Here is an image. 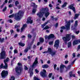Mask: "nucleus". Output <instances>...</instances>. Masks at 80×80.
Masks as SVG:
<instances>
[{
  "label": "nucleus",
  "mask_w": 80,
  "mask_h": 80,
  "mask_svg": "<svg viewBox=\"0 0 80 80\" xmlns=\"http://www.w3.org/2000/svg\"><path fill=\"white\" fill-rule=\"evenodd\" d=\"M48 12V8H42L41 12L38 13L37 15L40 18L43 17V15L45 13V16L46 18H47V17L50 14V13Z\"/></svg>",
  "instance_id": "f257e3e1"
},
{
  "label": "nucleus",
  "mask_w": 80,
  "mask_h": 80,
  "mask_svg": "<svg viewBox=\"0 0 80 80\" xmlns=\"http://www.w3.org/2000/svg\"><path fill=\"white\" fill-rule=\"evenodd\" d=\"M24 12L22 11H19L18 13L16 14L14 17V18L17 21H19L22 18V16L23 15Z\"/></svg>",
  "instance_id": "f03ea898"
},
{
  "label": "nucleus",
  "mask_w": 80,
  "mask_h": 80,
  "mask_svg": "<svg viewBox=\"0 0 80 80\" xmlns=\"http://www.w3.org/2000/svg\"><path fill=\"white\" fill-rule=\"evenodd\" d=\"M67 20L66 19L65 22L66 23H67V24L66 25V27H65L64 26H62L60 28L61 30H60V32L62 33L63 32V30H64V29H66L67 30H70V22H67L66 21Z\"/></svg>",
  "instance_id": "7ed1b4c3"
},
{
  "label": "nucleus",
  "mask_w": 80,
  "mask_h": 80,
  "mask_svg": "<svg viewBox=\"0 0 80 80\" xmlns=\"http://www.w3.org/2000/svg\"><path fill=\"white\" fill-rule=\"evenodd\" d=\"M15 71L17 75H19L21 74L22 72L23 71V69L22 67H17L15 68Z\"/></svg>",
  "instance_id": "20e7f679"
},
{
  "label": "nucleus",
  "mask_w": 80,
  "mask_h": 80,
  "mask_svg": "<svg viewBox=\"0 0 80 80\" xmlns=\"http://www.w3.org/2000/svg\"><path fill=\"white\" fill-rule=\"evenodd\" d=\"M70 34H67L66 35V37H63L62 38V39L65 42H68V41H70V39H71V38L70 37Z\"/></svg>",
  "instance_id": "39448f33"
},
{
  "label": "nucleus",
  "mask_w": 80,
  "mask_h": 80,
  "mask_svg": "<svg viewBox=\"0 0 80 80\" xmlns=\"http://www.w3.org/2000/svg\"><path fill=\"white\" fill-rule=\"evenodd\" d=\"M0 59H4L6 58V52L5 51H2L0 53Z\"/></svg>",
  "instance_id": "423d86ee"
},
{
  "label": "nucleus",
  "mask_w": 80,
  "mask_h": 80,
  "mask_svg": "<svg viewBox=\"0 0 80 80\" xmlns=\"http://www.w3.org/2000/svg\"><path fill=\"white\" fill-rule=\"evenodd\" d=\"M32 5L33 6V8L32 9V13H35L37 11V5H35V3L34 2H32Z\"/></svg>",
  "instance_id": "0eeeda50"
},
{
  "label": "nucleus",
  "mask_w": 80,
  "mask_h": 80,
  "mask_svg": "<svg viewBox=\"0 0 80 80\" xmlns=\"http://www.w3.org/2000/svg\"><path fill=\"white\" fill-rule=\"evenodd\" d=\"M8 75V71L3 70L1 73V76L3 78H5Z\"/></svg>",
  "instance_id": "6e6552de"
},
{
  "label": "nucleus",
  "mask_w": 80,
  "mask_h": 80,
  "mask_svg": "<svg viewBox=\"0 0 80 80\" xmlns=\"http://www.w3.org/2000/svg\"><path fill=\"white\" fill-rule=\"evenodd\" d=\"M68 8H69L70 9L72 10L73 12H74V13H76V10H75V8L74 7V4H71V5H69Z\"/></svg>",
  "instance_id": "1a4fd4ad"
},
{
  "label": "nucleus",
  "mask_w": 80,
  "mask_h": 80,
  "mask_svg": "<svg viewBox=\"0 0 80 80\" xmlns=\"http://www.w3.org/2000/svg\"><path fill=\"white\" fill-rule=\"evenodd\" d=\"M9 60V58H7L5 60H4V62L5 63V66H3V68H5V69H7V67H8V64L7 63H6V62H8V61Z\"/></svg>",
  "instance_id": "9d476101"
},
{
  "label": "nucleus",
  "mask_w": 80,
  "mask_h": 80,
  "mask_svg": "<svg viewBox=\"0 0 80 80\" xmlns=\"http://www.w3.org/2000/svg\"><path fill=\"white\" fill-rule=\"evenodd\" d=\"M43 71L41 72H40V75L42 77H46V70L45 69L43 70Z\"/></svg>",
  "instance_id": "9b49d317"
},
{
  "label": "nucleus",
  "mask_w": 80,
  "mask_h": 80,
  "mask_svg": "<svg viewBox=\"0 0 80 80\" xmlns=\"http://www.w3.org/2000/svg\"><path fill=\"white\" fill-rule=\"evenodd\" d=\"M37 60H38V58H36L32 66V68H33L34 67H35L36 66H37V63H38V61H37Z\"/></svg>",
  "instance_id": "f8f14e48"
},
{
  "label": "nucleus",
  "mask_w": 80,
  "mask_h": 80,
  "mask_svg": "<svg viewBox=\"0 0 80 80\" xmlns=\"http://www.w3.org/2000/svg\"><path fill=\"white\" fill-rule=\"evenodd\" d=\"M59 40H57L55 42L54 47H57V49H58V47L59 46Z\"/></svg>",
  "instance_id": "ddd939ff"
},
{
  "label": "nucleus",
  "mask_w": 80,
  "mask_h": 80,
  "mask_svg": "<svg viewBox=\"0 0 80 80\" xmlns=\"http://www.w3.org/2000/svg\"><path fill=\"white\" fill-rule=\"evenodd\" d=\"M64 67H65V66L63 64H61L60 66V73H62L64 70Z\"/></svg>",
  "instance_id": "4468645a"
},
{
  "label": "nucleus",
  "mask_w": 80,
  "mask_h": 80,
  "mask_svg": "<svg viewBox=\"0 0 80 80\" xmlns=\"http://www.w3.org/2000/svg\"><path fill=\"white\" fill-rule=\"evenodd\" d=\"M80 43V40H75L72 42L73 45H77V44H78V43Z\"/></svg>",
  "instance_id": "2eb2a0df"
},
{
  "label": "nucleus",
  "mask_w": 80,
  "mask_h": 80,
  "mask_svg": "<svg viewBox=\"0 0 80 80\" xmlns=\"http://www.w3.org/2000/svg\"><path fill=\"white\" fill-rule=\"evenodd\" d=\"M27 23H30L32 24L33 23V20H31V18L28 17L27 22Z\"/></svg>",
  "instance_id": "dca6fc26"
},
{
  "label": "nucleus",
  "mask_w": 80,
  "mask_h": 80,
  "mask_svg": "<svg viewBox=\"0 0 80 80\" xmlns=\"http://www.w3.org/2000/svg\"><path fill=\"white\" fill-rule=\"evenodd\" d=\"M27 25L26 24H24L22 26V27L21 28V32H22L23 31V30L27 27Z\"/></svg>",
  "instance_id": "f3484780"
},
{
  "label": "nucleus",
  "mask_w": 80,
  "mask_h": 80,
  "mask_svg": "<svg viewBox=\"0 0 80 80\" xmlns=\"http://www.w3.org/2000/svg\"><path fill=\"white\" fill-rule=\"evenodd\" d=\"M31 48V46H30L29 47H28L27 48H26L24 50V52L25 53H27V52L28 51V50L29 49H30Z\"/></svg>",
  "instance_id": "a211bd4d"
},
{
  "label": "nucleus",
  "mask_w": 80,
  "mask_h": 80,
  "mask_svg": "<svg viewBox=\"0 0 80 80\" xmlns=\"http://www.w3.org/2000/svg\"><path fill=\"white\" fill-rule=\"evenodd\" d=\"M54 37H55V36L53 34H52L48 36V39L49 40L50 38H54Z\"/></svg>",
  "instance_id": "6ab92c4d"
},
{
  "label": "nucleus",
  "mask_w": 80,
  "mask_h": 80,
  "mask_svg": "<svg viewBox=\"0 0 80 80\" xmlns=\"http://www.w3.org/2000/svg\"><path fill=\"white\" fill-rule=\"evenodd\" d=\"M50 18H52V20H53V21H57V20H58V19L57 18H54V16H50Z\"/></svg>",
  "instance_id": "aec40b11"
},
{
  "label": "nucleus",
  "mask_w": 80,
  "mask_h": 80,
  "mask_svg": "<svg viewBox=\"0 0 80 80\" xmlns=\"http://www.w3.org/2000/svg\"><path fill=\"white\" fill-rule=\"evenodd\" d=\"M57 51H52V52L50 53V54L52 55V57H53V55H55V54H56V53Z\"/></svg>",
  "instance_id": "412c9836"
},
{
  "label": "nucleus",
  "mask_w": 80,
  "mask_h": 80,
  "mask_svg": "<svg viewBox=\"0 0 80 80\" xmlns=\"http://www.w3.org/2000/svg\"><path fill=\"white\" fill-rule=\"evenodd\" d=\"M47 51L48 52V53L50 54V53H51L52 52V49H51V48H48Z\"/></svg>",
  "instance_id": "4be33fe9"
},
{
  "label": "nucleus",
  "mask_w": 80,
  "mask_h": 80,
  "mask_svg": "<svg viewBox=\"0 0 80 80\" xmlns=\"http://www.w3.org/2000/svg\"><path fill=\"white\" fill-rule=\"evenodd\" d=\"M48 65L47 64H45L42 66V67L43 68H48Z\"/></svg>",
  "instance_id": "5701e85b"
},
{
  "label": "nucleus",
  "mask_w": 80,
  "mask_h": 80,
  "mask_svg": "<svg viewBox=\"0 0 80 80\" xmlns=\"http://www.w3.org/2000/svg\"><path fill=\"white\" fill-rule=\"evenodd\" d=\"M79 15H80V14H75L74 18V19H75V20H76V19H77V18L78 17V16H79Z\"/></svg>",
  "instance_id": "b1692460"
},
{
  "label": "nucleus",
  "mask_w": 80,
  "mask_h": 80,
  "mask_svg": "<svg viewBox=\"0 0 80 80\" xmlns=\"http://www.w3.org/2000/svg\"><path fill=\"white\" fill-rule=\"evenodd\" d=\"M78 25V21H76L75 22V24L74 25V27L75 28L77 27Z\"/></svg>",
  "instance_id": "393cba45"
},
{
  "label": "nucleus",
  "mask_w": 80,
  "mask_h": 80,
  "mask_svg": "<svg viewBox=\"0 0 80 80\" xmlns=\"http://www.w3.org/2000/svg\"><path fill=\"white\" fill-rule=\"evenodd\" d=\"M67 2H65L64 3V4L62 5L61 7L62 8H64V7H65L66 6H67Z\"/></svg>",
  "instance_id": "a878e982"
},
{
  "label": "nucleus",
  "mask_w": 80,
  "mask_h": 80,
  "mask_svg": "<svg viewBox=\"0 0 80 80\" xmlns=\"http://www.w3.org/2000/svg\"><path fill=\"white\" fill-rule=\"evenodd\" d=\"M72 46V43L70 42H69L68 43V48L71 47Z\"/></svg>",
  "instance_id": "bb28decb"
},
{
  "label": "nucleus",
  "mask_w": 80,
  "mask_h": 80,
  "mask_svg": "<svg viewBox=\"0 0 80 80\" xmlns=\"http://www.w3.org/2000/svg\"><path fill=\"white\" fill-rule=\"evenodd\" d=\"M18 44L21 47H24L25 46V43H22V42H19L18 43Z\"/></svg>",
  "instance_id": "cd10ccee"
},
{
  "label": "nucleus",
  "mask_w": 80,
  "mask_h": 80,
  "mask_svg": "<svg viewBox=\"0 0 80 80\" xmlns=\"http://www.w3.org/2000/svg\"><path fill=\"white\" fill-rule=\"evenodd\" d=\"M40 40V42L41 43H42L44 42V39L42 38H40L39 39Z\"/></svg>",
  "instance_id": "c85d7f7f"
},
{
  "label": "nucleus",
  "mask_w": 80,
  "mask_h": 80,
  "mask_svg": "<svg viewBox=\"0 0 80 80\" xmlns=\"http://www.w3.org/2000/svg\"><path fill=\"white\" fill-rule=\"evenodd\" d=\"M71 68V65H69L68 66L67 68H66V71L67 72L68 70H69L70 69V68Z\"/></svg>",
  "instance_id": "c756f323"
},
{
  "label": "nucleus",
  "mask_w": 80,
  "mask_h": 80,
  "mask_svg": "<svg viewBox=\"0 0 80 80\" xmlns=\"http://www.w3.org/2000/svg\"><path fill=\"white\" fill-rule=\"evenodd\" d=\"M49 28V27L48 26H46L44 28L43 30H47V29H48Z\"/></svg>",
  "instance_id": "7c9ffc66"
},
{
  "label": "nucleus",
  "mask_w": 80,
  "mask_h": 80,
  "mask_svg": "<svg viewBox=\"0 0 80 80\" xmlns=\"http://www.w3.org/2000/svg\"><path fill=\"white\" fill-rule=\"evenodd\" d=\"M15 16V15L13 14H12L11 15H10L8 16V17L9 18H12V17H14Z\"/></svg>",
  "instance_id": "2f4dec72"
},
{
  "label": "nucleus",
  "mask_w": 80,
  "mask_h": 80,
  "mask_svg": "<svg viewBox=\"0 0 80 80\" xmlns=\"http://www.w3.org/2000/svg\"><path fill=\"white\" fill-rule=\"evenodd\" d=\"M18 4H19V2L18 1H16L15 2V5L16 6H17V5H18Z\"/></svg>",
  "instance_id": "473e14b6"
},
{
  "label": "nucleus",
  "mask_w": 80,
  "mask_h": 80,
  "mask_svg": "<svg viewBox=\"0 0 80 80\" xmlns=\"http://www.w3.org/2000/svg\"><path fill=\"white\" fill-rule=\"evenodd\" d=\"M15 78L14 76H12L10 80H15Z\"/></svg>",
  "instance_id": "72a5a7b5"
},
{
  "label": "nucleus",
  "mask_w": 80,
  "mask_h": 80,
  "mask_svg": "<svg viewBox=\"0 0 80 80\" xmlns=\"http://www.w3.org/2000/svg\"><path fill=\"white\" fill-rule=\"evenodd\" d=\"M0 68H3V63H2L1 65H0Z\"/></svg>",
  "instance_id": "f704fd0d"
},
{
  "label": "nucleus",
  "mask_w": 80,
  "mask_h": 80,
  "mask_svg": "<svg viewBox=\"0 0 80 80\" xmlns=\"http://www.w3.org/2000/svg\"><path fill=\"white\" fill-rule=\"evenodd\" d=\"M6 10H7V7H5V8L3 9L2 11L4 12H5Z\"/></svg>",
  "instance_id": "c9c22d12"
},
{
  "label": "nucleus",
  "mask_w": 80,
  "mask_h": 80,
  "mask_svg": "<svg viewBox=\"0 0 80 80\" xmlns=\"http://www.w3.org/2000/svg\"><path fill=\"white\" fill-rule=\"evenodd\" d=\"M24 70H27L28 69V68L27 67V66H25V65H24Z\"/></svg>",
  "instance_id": "e433bc0d"
},
{
  "label": "nucleus",
  "mask_w": 80,
  "mask_h": 80,
  "mask_svg": "<svg viewBox=\"0 0 80 80\" xmlns=\"http://www.w3.org/2000/svg\"><path fill=\"white\" fill-rule=\"evenodd\" d=\"M34 80H40V79L36 77H34L33 78Z\"/></svg>",
  "instance_id": "4c0bfd02"
},
{
  "label": "nucleus",
  "mask_w": 80,
  "mask_h": 80,
  "mask_svg": "<svg viewBox=\"0 0 80 80\" xmlns=\"http://www.w3.org/2000/svg\"><path fill=\"white\" fill-rule=\"evenodd\" d=\"M14 53H18V51L17 49H15L14 51Z\"/></svg>",
  "instance_id": "58836bf2"
},
{
  "label": "nucleus",
  "mask_w": 80,
  "mask_h": 80,
  "mask_svg": "<svg viewBox=\"0 0 80 80\" xmlns=\"http://www.w3.org/2000/svg\"><path fill=\"white\" fill-rule=\"evenodd\" d=\"M3 41H4V38L1 39L0 42H1V43H2V42H3Z\"/></svg>",
  "instance_id": "ea45409f"
},
{
  "label": "nucleus",
  "mask_w": 80,
  "mask_h": 80,
  "mask_svg": "<svg viewBox=\"0 0 80 80\" xmlns=\"http://www.w3.org/2000/svg\"><path fill=\"white\" fill-rule=\"evenodd\" d=\"M57 64H54V70L56 69V68L57 67Z\"/></svg>",
  "instance_id": "a19ab883"
},
{
  "label": "nucleus",
  "mask_w": 80,
  "mask_h": 80,
  "mask_svg": "<svg viewBox=\"0 0 80 80\" xmlns=\"http://www.w3.org/2000/svg\"><path fill=\"white\" fill-rule=\"evenodd\" d=\"M33 50H35L36 49V46L35 45H34L33 47Z\"/></svg>",
  "instance_id": "79ce46f5"
},
{
  "label": "nucleus",
  "mask_w": 80,
  "mask_h": 80,
  "mask_svg": "<svg viewBox=\"0 0 80 80\" xmlns=\"http://www.w3.org/2000/svg\"><path fill=\"white\" fill-rule=\"evenodd\" d=\"M28 38H32V35H30V34H28Z\"/></svg>",
  "instance_id": "37998d69"
},
{
  "label": "nucleus",
  "mask_w": 80,
  "mask_h": 80,
  "mask_svg": "<svg viewBox=\"0 0 80 80\" xmlns=\"http://www.w3.org/2000/svg\"><path fill=\"white\" fill-rule=\"evenodd\" d=\"M58 23H57L55 25V27L56 28L58 27Z\"/></svg>",
  "instance_id": "c03bdc74"
},
{
  "label": "nucleus",
  "mask_w": 80,
  "mask_h": 80,
  "mask_svg": "<svg viewBox=\"0 0 80 80\" xmlns=\"http://www.w3.org/2000/svg\"><path fill=\"white\" fill-rule=\"evenodd\" d=\"M52 75V73H50L49 74V78H51Z\"/></svg>",
  "instance_id": "a18cd8bd"
},
{
  "label": "nucleus",
  "mask_w": 80,
  "mask_h": 80,
  "mask_svg": "<svg viewBox=\"0 0 80 80\" xmlns=\"http://www.w3.org/2000/svg\"><path fill=\"white\" fill-rule=\"evenodd\" d=\"M33 72L32 71L31 72H30V77H32V75H33Z\"/></svg>",
  "instance_id": "49530a36"
},
{
  "label": "nucleus",
  "mask_w": 80,
  "mask_h": 80,
  "mask_svg": "<svg viewBox=\"0 0 80 80\" xmlns=\"http://www.w3.org/2000/svg\"><path fill=\"white\" fill-rule=\"evenodd\" d=\"M4 5H5V3L3 2V4L1 6V7H0V8H2L3 7V6H4Z\"/></svg>",
  "instance_id": "de8ad7c7"
},
{
  "label": "nucleus",
  "mask_w": 80,
  "mask_h": 80,
  "mask_svg": "<svg viewBox=\"0 0 80 80\" xmlns=\"http://www.w3.org/2000/svg\"><path fill=\"white\" fill-rule=\"evenodd\" d=\"M79 32H80L79 31H77L75 32L76 33V34H77V35H78V33H79Z\"/></svg>",
  "instance_id": "09e8293b"
},
{
  "label": "nucleus",
  "mask_w": 80,
  "mask_h": 80,
  "mask_svg": "<svg viewBox=\"0 0 80 80\" xmlns=\"http://www.w3.org/2000/svg\"><path fill=\"white\" fill-rule=\"evenodd\" d=\"M13 4H10L9 5V7H13Z\"/></svg>",
  "instance_id": "8fccbe9b"
},
{
  "label": "nucleus",
  "mask_w": 80,
  "mask_h": 80,
  "mask_svg": "<svg viewBox=\"0 0 80 80\" xmlns=\"http://www.w3.org/2000/svg\"><path fill=\"white\" fill-rule=\"evenodd\" d=\"M53 42H49V45H52L53 44Z\"/></svg>",
  "instance_id": "3c124183"
},
{
  "label": "nucleus",
  "mask_w": 80,
  "mask_h": 80,
  "mask_svg": "<svg viewBox=\"0 0 80 80\" xmlns=\"http://www.w3.org/2000/svg\"><path fill=\"white\" fill-rule=\"evenodd\" d=\"M68 63V60H66L65 62V64H67V63Z\"/></svg>",
  "instance_id": "603ef678"
},
{
  "label": "nucleus",
  "mask_w": 80,
  "mask_h": 80,
  "mask_svg": "<svg viewBox=\"0 0 80 80\" xmlns=\"http://www.w3.org/2000/svg\"><path fill=\"white\" fill-rule=\"evenodd\" d=\"M45 39H47V38H48V36L47 35H45Z\"/></svg>",
  "instance_id": "864d4df0"
},
{
  "label": "nucleus",
  "mask_w": 80,
  "mask_h": 80,
  "mask_svg": "<svg viewBox=\"0 0 80 80\" xmlns=\"http://www.w3.org/2000/svg\"><path fill=\"white\" fill-rule=\"evenodd\" d=\"M72 39H75V36H74L72 35Z\"/></svg>",
  "instance_id": "5fc2aeb1"
},
{
  "label": "nucleus",
  "mask_w": 80,
  "mask_h": 80,
  "mask_svg": "<svg viewBox=\"0 0 80 80\" xmlns=\"http://www.w3.org/2000/svg\"><path fill=\"white\" fill-rule=\"evenodd\" d=\"M10 32H11V34H12V33H13V30H10Z\"/></svg>",
  "instance_id": "6e6d98bb"
},
{
  "label": "nucleus",
  "mask_w": 80,
  "mask_h": 80,
  "mask_svg": "<svg viewBox=\"0 0 80 80\" xmlns=\"http://www.w3.org/2000/svg\"><path fill=\"white\" fill-rule=\"evenodd\" d=\"M12 1L13 0H9L8 2V3H12Z\"/></svg>",
  "instance_id": "4d7b16f0"
},
{
  "label": "nucleus",
  "mask_w": 80,
  "mask_h": 80,
  "mask_svg": "<svg viewBox=\"0 0 80 80\" xmlns=\"http://www.w3.org/2000/svg\"><path fill=\"white\" fill-rule=\"evenodd\" d=\"M47 23H48V22H45L43 24V25L45 26V25H47Z\"/></svg>",
  "instance_id": "13d9d810"
},
{
  "label": "nucleus",
  "mask_w": 80,
  "mask_h": 80,
  "mask_svg": "<svg viewBox=\"0 0 80 80\" xmlns=\"http://www.w3.org/2000/svg\"><path fill=\"white\" fill-rule=\"evenodd\" d=\"M18 27H19V26H17V25H16L15 26V28H18Z\"/></svg>",
  "instance_id": "bf43d9fd"
},
{
  "label": "nucleus",
  "mask_w": 80,
  "mask_h": 80,
  "mask_svg": "<svg viewBox=\"0 0 80 80\" xmlns=\"http://www.w3.org/2000/svg\"><path fill=\"white\" fill-rule=\"evenodd\" d=\"M18 65H19V66H22V63H20L19 62H18Z\"/></svg>",
  "instance_id": "052dcab7"
},
{
  "label": "nucleus",
  "mask_w": 80,
  "mask_h": 80,
  "mask_svg": "<svg viewBox=\"0 0 80 80\" xmlns=\"http://www.w3.org/2000/svg\"><path fill=\"white\" fill-rule=\"evenodd\" d=\"M72 56L74 57H75V53H72Z\"/></svg>",
  "instance_id": "680f3d73"
},
{
  "label": "nucleus",
  "mask_w": 80,
  "mask_h": 80,
  "mask_svg": "<svg viewBox=\"0 0 80 80\" xmlns=\"http://www.w3.org/2000/svg\"><path fill=\"white\" fill-rule=\"evenodd\" d=\"M58 1L60 3H62V1H61V0H58Z\"/></svg>",
  "instance_id": "e2e57ef3"
},
{
  "label": "nucleus",
  "mask_w": 80,
  "mask_h": 80,
  "mask_svg": "<svg viewBox=\"0 0 80 80\" xmlns=\"http://www.w3.org/2000/svg\"><path fill=\"white\" fill-rule=\"evenodd\" d=\"M8 21H9V22L10 23H12V20H11V19H9L8 20Z\"/></svg>",
  "instance_id": "0e129e2a"
},
{
  "label": "nucleus",
  "mask_w": 80,
  "mask_h": 80,
  "mask_svg": "<svg viewBox=\"0 0 80 80\" xmlns=\"http://www.w3.org/2000/svg\"><path fill=\"white\" fill-rule=\"evenodd\" d=\"M35 72H36V73H38V70H37V69H35Z\"/></svg>",
  "instance_id": "69168bd1"
},
{
  "label": "nucleus",
  "mask_w": 80,
  "mask_h": 80,
  "mask_svg": "<svg viewBox=\"0 0 80 80\" xmlns=\"http://www.w3.org/2000/svg\"><path fill=\"white\" fill-rule=\"evenodd\" d=\"M49 6L50 7H52V5L51 4H50L49 5Z\"/></svg>",
  "instance_id": "338daca9"
},
{
  "label": "nucleus",
  "mask_w": 80,
  "mask_h": 80,
  "mask_svg": "<svg viewBox=\"0 0 80 80\" xmlns=\"http://www.w3.org/2000/svg\"><path fill=\"white\" fill-rule=\"evenodd\" d=\"M78 50H79V49H80V45H78Z\"/></svg>",
  "instance_id": "774afa93"
}]
</instances>
